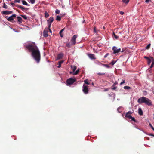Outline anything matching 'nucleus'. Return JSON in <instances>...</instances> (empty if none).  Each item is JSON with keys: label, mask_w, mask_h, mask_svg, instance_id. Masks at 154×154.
I'll list each match as a JSON object with an SVG mask.
<instances>
[{"label": "nucleus", "mask_w": 154, "mask_h": 154, "mask_svg": "<svg viewBox=\"0 0 154 154\" xmlns=\"http://www.w3.org/2000/svg\"><path fill=\"white\" fill-rule=\"evenodd\" d=\"M113 51V53L114 54H118L121 51V49L120 48H118L116 46H113L112 48Z\"/></svg>", "instance_id": "nucleus-5"}, {"label": "nucleus", "mask_w": 154, "mask_h": 154, "mask_svg": "<svg viewBox=\"0 0 154 154\" xmlns=\"http://www.w3.org/2000/svg\"><path fill=\"white\" fill-rule=\"evenodd\" d=\"M76 81L75 79L74 78H69L66 81V82L69 85L72 84L73 83Z\"/></svg>", "instance_id": "nucleus-6"}, {"label": "nucleus", "mask_w": 154, "mask_h": 154, "mask_svg": "<svg viewBox=\"0 0 154 154\" xmlns=\"http://www.w3.org/2000/svg\"><path fill=\"white\" fill-rule=\"evenodd\" d=\"M109 55V54L108 53L106 54L104 56V58H106Z\"/></svg>", "instance_id": "nucleus-42"}, {"label": "nucleus", "mask_w": 154, "mask_h": 154, "mask_svg": "<svg viewBox=\"0 0 154 154\" xmlns=\"http://www.w3.org/2000/svg\"><path fill=\"white\" fill-rule=\"evenodd\" d=\"M71 68L73 72H74L76 69V66H71Z\"/></svg>", "instance_id": "nucleus-20"}, {"label": "nucleus", "mask_w": 154, "mask_h": 154, "mask_svg": "<svg viewBox=\"0 0 154 154\" xmlns=\"http://www.w3.org/2000/svg\"><path fill=\"white\" fill-rule=\"evenodd\" d=\"M56 20L57 21H60L61 20V18L59 16H57Z\"/></svg>", "instance_id": "nucleus-26"}, {"label": "nucleus", "mask_w": 154, "mask_h": 154, "mask_svg": "<svg viewBox=\"0 0 154 154\" xmlns=\"http://www.w3.org/2000/svg\"><path fill=\"white\" fill-rule=\"evenodd\" d=\"M113 36L116 39H117L119 38V36L116 35L114 33H113Z\"/></svg>", "instance_id": "nucleus-28"}, {"label": "nucleus", "mask_w": 154, "mask_h": 154, "mask_svg": "<svg viewBox=\"0 0 154 154\" xmlns=\"http://www.w3.org/2000/svg\"><path fill=\"white\" fill-rule=\"evenodd\" d=\"M102 65L105 66V67H106L107 68H109L110 67V66L109 65H107V64H102Z\"/></svg>", "instance_id": "nucleus-33"}, {"label": "nucleus", "mask_w": 154, "mask_h": 154, "mask_svg": "<svg viewBox=\"0 0 154 154\" xmlns=\"http://www.w3.org/2000/svg\"><path fill=\"white\" fill-rule=\"evenodd\" d=\"M45 17L46 18H48L49 16V15L47 11H45L44 13Z\"/></svg>", "instance_id": "nucleus-23"}, {"label": "nucleus", "mask_w": 154, "mask_h": 154, "mask_svg": "<svg viewBox=\"0 0 154 154\" xmlns=\"http://www.w3.org/2000/svg\"><path fill=\"white\" fill-rule=\"evenodd\" d=\"M94 32L95 33L97 32L96 31V28L95 27H94Z\"/></svg>", "instance_id": "nucleus-48"}, {"label": "nucleus", "mask_w": 154, "mask_h": 154, "mask_svg": "<svg viewBox=\"0 0 154 154\" xmlns=\"http://www.w3.org/2000/svg\"><path fill=\"white\" fill-rule=\"evenodd\" d=\"M11 5H13L14 4V3H11Z\"/></svg>", "instance_id": "nucleus-53"}, {"label": "nucleus", "mask_w": 154, "mask_h": 154, "mask_svg": "<svg viewBox=\"0 0 154 154\" xmlns=\"http://www.w3.org/2000/svg\"><path fill=\"white\" fill-rule=\"evenodd\" d=\"M17 20L19 22V24H20L22 23V18L20 17H17Z\"/></svg>", "instance_id": "nucleus-15"}, {"label": "nucleus", "mask_w": 154, "mask_h": 154, "mask_svg": "<svg viewBox=\"0 0 154 154\" xmlns=\"http://www.w3.org/2000/svg\"><path fill=\"white\" fill-rule=\"evenodd\" d=\"M123 50H122V51H121V52H123Z\"/></svg>", "instance_id": "nucleus-56"}, {"label": "nucleus", "mask_w": 154, "mask_h": 154, "mask_svg": "<svg viewBox=\"0 0 154 154\" xmlns=\"http://www.w3.org/2000/svg\"><path fill=\"white\" fill-rule=\"evenodd\" d=\"M151 0H146L145 1V2L147 3L151 1Z\"/></svg>", "instance_id": "nucleus-44"}, {"label": "nucleus", "mask_w": 154, "mask_h": 154, "mask_svg": "<svg viewBox=\"0 0 154 154\" xmlns=\"http://www.w3.org/2000/svg\"><path fill=\"white\" fill-rule=\"evenodd\" d=\"M120 14L121 15H123L124 14V12L123 11H120Z\"/></svg>", "instance_id": "nucleus-46"}, {"label": "nucleus", "mask_w": 154, "mask_h": 154, "mask_svg": "<svg viewBox=\"0 0 154 154\" xmlns=\"http://www.w3.org/2000/svg\"><path fill=\"white\" fill-rule=\"evenodd\" d=\"M149 135L154 137V135H153L152 134H150Z\"/></svg>", "instance_id": "nucleus-52"}, {"label": "nucleus", "mask_w": 154, "mask_h": 154, "mask_svg": "<svg viewBox=\"0 0 154 154\" xmlns=\"http://www.w3.org/2000/svg\"><path fill=\"white\" fill-rule=\"evenodd\" d=\"M92 85H94V83H92Z\"/></svg>", "instance_id": "nucleus-55"}, {"label": "nucleus", "mask_w": 154, "mask_h": 154, "mask_svg": "<svg viewBox=\"0 0 154 154\" xmlns=\"http://www.w3.org/2000/svg\"><path fill=\"white\" fill-rule=\"evenodd\" d=\"M131 112L130 111H128V112H127L125 115V117H128L129 119H130L131 117Z\"/></svg>", "instance_id": "nucleus-13"}, {"label": "nucleus", "mask_w": 154, "mask_h": 154, "mask_svg": "<svg viewBox=\"0 0 154 154\" xmlns=\"http://www.w3.org/2000/svg\"><path fill=\"white\" fill-rule=\"evenodd\" d=\"M35 0H29V2L32 4H33L35 3Z\"/></svg>", "instance_id": "nucleus-31"}, {"label": "nucleus", "mask_w": 154, "mask_h": 154, "mask_svg": "<svg viewBox=\"0 0 154 154\" xmlns=\"http://www.w3.org/2000/svg\"><path fill=\"white\" fill-rule=\"evenodd\" d=\"M77 37V35H75L73 36L72 38L71 39V41L73 45L75 44L76 42V39Z\"/></svg>", "instance_id": "nucleus-7"}, {"label": "nucleus", "mask_w": 154, "mask_h": 154, "mask_svg": "<svg viewBox=\"0 0 154 154\" xmlns=\"http://www.w3.org/2000/svg\"><path fill=\"white\" fill-rule=\"evenodd\" d=\"M144 57L145 59H147V60H149V57L146 56H145Z\"/></svg>", "instance_id": "nucleus-47"}, {"label": "nucleus", "mask_w": 154, "mask_h": 154, "mask_svg": "<svg viewBox=\"0 0 154 154\" xmlns=\"http://www.w3.org/2000/svg\"><path fill=\"white\" fill-rule=\"evenodd\" d=\"M138 102L140 104L144 103L146 105L150 106L152 105L151 101L148 98L145 97H142L138 99Z\"/></svg>", "instance_id": "nucleus-2"}, {"label": "nucleus", "mask_w": 154, "mask_h": 154, "mask_svg": "<svg viewBox=\"0 0 154 154\" xmlns=\"http://www.w3.org/2000/svg\"><path fill=\"white\" fill-rule=\"evenodd\" d=\"M20 0H15L14 1V3H20Z\"/></svg>", "instance_id": "nucleus-37"}, {"label": "nucleus", "mask_w": 154, "mask_h": 154, "mask_svg": "<svg viewBox=\"0 0 154 154\" xmlns=\"http://www.w3.org/2000/svg\"><path fill=\"white\" fill-rule=\"evenodd\" d=\"M130 0H122V2L125 4L128 3Z\"/></svg>", "instance_id": "nucleus-25"}, {"label": "nucleus", "mask_w": 154, "mask_h": 154, "mask_svg": "<svg viewBox=\"0 0 154 154\" xmlns=\"http://www.w3.org/2000/svg\"><path fill=\"white\" fill-rule=\"evenodd\" d=\"M79 70L78 69L76 71L74 72H70V73L72 74V73L73 75H76L78 74V73H79Z\"/></svg>", "instance_id": "nucleus-16"}, {"label": "nucleus", "mask_w": 154, "mask_h": 154, "mask_svg": "<svg viewBox=\"0 0 154 154\" xmlns=\"http://www.w3.org/2000/svg\"><path fill=\"white\" fill-rule=\"evenodd\" d=\"M21 16L25 19H27V17L25 15H22Z\"/></svg>", "instance_id": "nucleus-39"}, {"label": "nucleus", "mask_w": 154, "mask_h": 154, "mask_svg": "<svg viewBox=\"0 0 154 154\" xmlns=\"http://www.w3.org/2000/svg\"><path fill=\"white\" fill-rule=\"evenodd\" d=\"M60 13V11L58 9H56L55 11V13L57 14H59Z\"/></svg>", "instance_id": "nucleus-35"}, {"label": "nucleus", "mask_w": 154, "mask_h": 154, "mask_svg": "<svg viewBox=\"0 0 154 154\" xmlns=\"http://www.w3.org/2000/svg\"><path fill=\"white\" fill-rule=\"evenodd\" d=\"M26 48L32 52V56L36 62L38 63L40 60V54L38 49L34 42H30L26 46Z\"/></svg>", "instance_id": "nucleus-1"}, {"label": "nucleus", "mask_w": 154, "mask_h": 154, "mask_svg": "<svg viewBox=\"0 0 154 154\" xmlns=\"http://www.w3.org/2000/svg\"><path fill=\"white\" fill-rule=\"evenodd\" d=\"M13 13L12 11H4L2 12V14L5 15H8L11 14Z\"/></svg>", "instance_id": "nucleus-12"}, {"label": "nucleus", "mask_w": 154, "mask_h": 154, "mask_svg": "<svg viewBox=\"0 0 154 154\" xmlns=\"http://www.w3.org/2000/svg\"><path fill=\"white\" fill-rule=\"evenodd\" d=\"M17 8H20L22 10L26 9L24 7H23V6H21V5H17Z\"/></svg>", "instance_id": "nucleus-17"}, {"label": "nucleus", "mask_w": 154, "mask_h": 154, "mask_svg": "<svg viewBox=\"0 0 154 154\" xmlns=\"http://www.w3.org/2000/svg\"><path fill=\"white\" fill-rule=\"evenodd\" d=\"M64 62L63 60H61L59 61L58 63V65L57 66V67L58 68H60L61 67V65L62 63Z\"/></svg>", "instance_id": "nucleus-19"}, {"label": "nucleus", "mask_w": 154, "mask_h": 154, "mask_svg": "<svg viewBox=\"0 0 154 154\" xmlns=\"http://www.w3.org/2000/svg\"><path fill=\"white\" fill-rule=\"evenodd\" d=\"M129 119H131V120H132V121H135V118L134 117H132V116H131V117Z\"/></svg>", "instance_id": "nucleus-38"}, {"label": "nucleus", "mask_w": 154, "mask_h": 154, "mask_svg": "<svg viewBox=\"0 0 154 154\" xmlns=\"http://www.w3.org/2000/svg\"><path fill=\"white\" fill-rule=\"evenodd\" d=\"M89 57L91 59H95V55L93 54H90L88 55Z\"/></svg>", "instance_id": "nucleus-14"}, {"label": "nucleus", "mask_w": 154, "mask_h": 154, "mask_svg": "<svg viewBox=\"0 0 154 154\" xmlns=\"http://www.w3.org/2000/svg\"><path fill=\"white\" fill-rule=\"evenodd\" d=\"M119 33H121V32H119Z\"/></svg>", "instance_id": "nucleus-57"}, {"label": "nucleus", "mask_w": 154, "mask_h": 154, "mask_svg": "<svg viewBox=\"0 0 154 154\" xmlns=\"http://www.w3.org/2000/svg\"><path fill=\"white\" fill-rule=\"evenodd\" d=\"M154 65V62H152V63L150 66V68H152L153 67V65Z\"/></svg>", "instance_id": "nucleus-43"}, {"label": "nucleus", "mask_w": 154, "mask_h": 154, "mask_svg": "<svg viewBox=\"0 0 154 154\" xmlns=\"http://www.w3.org/2000/svg\"><path fill=\"white\" fill-rule=\"evenodd\" d=\"M124 89H128V90L130 89L131 88V87H129L128 86H124Z\"/></svg>", "instance_id": "nucleus-29"}, {"label": "nucleus", "mask_w": 154, "mask_h": 154, "mask_svg": "<svg viewBox=\"0 0 154 154\" xmlns=\"http://www.w3.org/2000/svg\"><path fill=\"white\" fill-rule=\"evenodd\" d=\"M154 62V59L152 57H150L147 60L148 64L149 65L151 62Z\"/></svg>", "instance_id": "nucleus-11"}, {"label": "nucleus", "mask_w": 154, "mask_h": 154, "mask_svg": "<svg viewBox=\"0 0 154 154\" xmlns=\"http://www.w3.org/2000/svg\"><path fill=\"white\" fill-rule=\"evenodd\" d=\"M82 91L85 94H88L89 92L88 86L83 84L82 87Z\"/></svg>", "instance_id": "nucleus-4"}, {"label": "nucleus", "mask_w": 154, "mask_h": 154, "mask_svg": "<svg viewBox=\"0 0 154 154\" xmlns=\"http://www.w3.org/2000/svg\"><path fill=\"white\" fill-rule=\"evenodd\" d=\"M117 84V83L116 82H115V83L114 84V85H115L116 84Z\"/></svg>", "instance_id": "nucleus-51"}, {"label": "nucleus", "mask_w": 154, "mask_h": 154, "mask_svg": "<svg viewBox=\"0 0 154 154\" xmlns=\"http://www.w3.org/2000/svg\"><path fill=\"white\" fill-rule=\"evenodd\" d=\"M125 80H122V82H121V83L120 84V85H122L123 84L125 83Z\"/></svg>", "instance_id": "nucleus-40"}, {"label": "nucleus", "mask_w": 154, "mask_h": 154, "mask_svg": "<svg viewBox=\"0 0 154 154\" xmlns=\"http://www.w3.org/2000/svg\"><path fill=\"white\" fill-rule=\"evenodd\" d=\"M22 4L24 5H28L27 3L25 0H22Z\"/></svg>", "instance_id": "nucleus-22"}, {"label": "nucleus", "mask_w": 154, "mask_h": 154, "mask_svg": "<svg viewBox=\"0 0 154 154\" xmlns=\"http://www.w3.org/2000/svg\"><path fill=\"white\" fill-rule=\"evenodd\" d=\"M138 113L140 115H142L143 114V111L141 108L138 109Z\"/></svg>", "instance_id": "nucleus-18"}, {"label": "nucleus", "mask_w": 154, "mask_h": 154, "mask_svg": "<svg viewBox=\"0 0 154 154\" xmlns=\"http://www.w3.org/2000/svg\"><path fill=\"white\" fill-rule=\"evenodd\" d=\"M64 29H62L59 32V34L60 35V37H62L63 36V35L62 34H61V32H62L64 30Z\"/></svg>", "instance_id": "nucleus-24"}, {"label": "nucleus", "mask_w": 154, "mask_h": 154, "mask_svg": "<svg viewBox=\"0 0 154 154\" xmlns=\"http://www.w3.org/2000/svg\"><path fill=\"white\" fill-rule=\"evenodd\" d=\"M53 20L54 18L53 17H50L49 19L47 20L48 30L51 33V31L50 28L51 26V23L53 22Z\"/></svg>", "instance_id": "nucleus-3"}, {"label": "nucleus", "mask_w": 154, "mask_h": 154, "mask_svg": "<svg viewBox=\"0 0 154 154\" xmlns=\"http://www.w3.org/2000/svg\"><path fill=\"white\" fill-rule=\"evenodd\" d=\"M63 54L62 53L58 54L57 58L55 59L56 60H58L61 59L63 57Z\"/></svg>", "instance_id": "nucleus-10"}, {"label": "nucleus", "mask_w": 154, "mask_h": 154, "mask_svg": "<svg viewBox=\"0 0 154 154\" xmlns=\"http://www.w3.org/2000/svg\"><path fill=\"white\" fill-rule=\"evenodd\" d=\"M103 28L104 29H105V27L104 26H103Z\"/></svg>", "instance_id": "nucleus-54"}, {"label": "nucleus", "mask_w": 154, "mask_h": 154, "mask_svg": "<svg viewBox=\"0 0 154 154\" xmlns=\"http://www.w3.org/2000/svg\"><path fill=\"white\" fill-rule=\"evenodd\" d=\"M116 87H114L113 88H112V89L113 90H115L116 89Z\"/></svg>", "instance_id": "nucleus-49"}, {"label": "nucleus", "mask_w": 154, "mask_h": 154, "mask_svg": "<svg viewBox=\"0 0 154 154\" xmlns=\"http://www.w3.org/2000/svg\"><path fill=\"white\" fill-rule=\"evenodd\" d=\"M150 44H149L146 47V49H148L149 48L150 46Z\"/></svg>", "instance_id": "nucleus-34"}, {"label": "nucleus", "mask_w": 154, "mask_h": 154, "mask_svg": "<svg viewBox=\"0 0 154 154\" xmlns=\"http://www.w3.org/2000/svg\"><path fill=\"white\" fill-rule=\"evenodd\" d=\"M116 61H115L113 60L111 62L110 64L112 65H113L116 63Z\"/></svg>", "instance_id": "nucleus-32"}, {"label": "nucleus", "mask_w": 154, "mask_h": 154, "mask_svg": "<svg viewBox=\"0 0 154 154\" xmlns=\"http://www.w3.org/2000/svg\"><path fill=\"white\" fill-rule=\"evenodd\" d=\"M149 126L151 127L152 129L154 131V128H153V127L152 126V125H151V124L150 123L149 124Z\"/></svg>", "instance_id": "nucleus-41"}, {"label": "nucleus", "mask_w": 154, "mask_h": 154, "mask_svg": "<svg viewBox=\"0 0 154 154\" xmlns=\"http://www.w3.org/2000/svg\"><path fill=\"white\" fill-rule=\"evenodd\" d=\"M16 17V15L15 14H13L11 16L7 18V20L9 21H11L14 20V18Z\"/></svg>", "instance_id": "nucleus-8"}, {"label": "nucleus", "mask_w": 154, "mask_h": 154, "mask_svg": "<svg viewBox=\"0 0 154 154\" xmlns=\"http://www.w3.org/2000/svg\"><path fill=\"white\" fill-rule=\"evenodd\" d=\"M98 64L99 65H102V64H102L100 62H98Z\"/></svg>", "instance_id": "nucleus-50"}, {"label": "nucleus", "mask_w": 154, "mask_h": 154, "mask_svg": "<svg viewBox=\"0 0 154 154\" xmlns=\"http://www.w3.org/2000/svg\"><path fill=\"white\" fill-rule=\"evenodd\" d=\"M72 45H73L72 43L69 42L66 44V46L70 48L71 47Z\"/></svg>", "instance_id": "nucleus-21"}, {"label": "nucleus", "mask_w": 154, "mask_h": 154, "mask_svg": "<svg viewBox=\"0 0 154 154\" xmlns=\"http://www.w3.org/2000/svg\"><path fill=\"white\" fill-rule=\"evenodd\" d=\"M84 82H85V84H87V85H89L90 84L89 82L88 81V79H86V80H84Z\"/></svg>", "instance_id": "nucleus-30"}, {"label": "nucleus", "mask_w": 154, "mask_h": 154, "mask_svg": "<svg viewBox=\"0 0 154 154\" xmlns=\"http://www.w3.org/2000/svg\"><path fill=\"white\" fill-rule=\"evenodd\" d=\"M48 28H45L44 31L43 33V36L44 37H46L48 36Z\"/></svg>", "instance_id": "nucleus-9"}, {"label": "nucleus", "mask_w": 154, "mask_h": 154, "mask_svg": "<svg viewBox=\"0 0 154 154\" xmlns=\"http://www.w3.org/2000/svg\"><path fill=\"white\" fill-rule=\"evenodd\" d=\"M3 8L5 9H7L8 8L7 6L5 3L4 4Z\"/></svg>", "instance_id": "nucleus-36"}, {"label": "nucleus", "mask_w": 154, "mask_h": 154, "mask_svg": "<svg viewBox=\"0 0 154 154\" xmlns=\"http://www.w3.org/2000/svg\"><path fill=\"white\" fill-rule=\"evenodd\" d=\"M97 74L99 75H104L105 73H97Z\"/></svg>", "instance_id": "nucleus-45"}, {"label": "nucleus", "mask_w": 154, "mask_h": 154, "mask_svg": "<svg viewBox=\"0 0 154 154\" xmlns=\"http://www.w3.org/2000/svg\"><path fill=\"white\" fill-rule=\"evenodd\" d=\"M122 107H119L117 109V110L119 113H121L122 112Z\"/></svg>", "instance_id": "nucleus-27"}]
</instances>
